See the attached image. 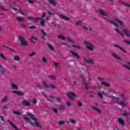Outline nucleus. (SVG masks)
Instances as JSON below:
<instances>
[{"mask_svg":"<svg viewBox=\"0 0 130 130\" xmlns=\"http://www.w3.org/2000/svg\"><path fill=\"white\" fill-rule=\"evenodd\" d=\"M107 22H109L111 24H112L113 25H114V26H115V27H118V24H119V25H120L121 27H122V26H123V22H122V21L118 20L115 18L107 19Z\"/></svg>","mask_w":130,"mask_h":130,"instance_id":"f257e3e1","label":"nucleus"},{"mask_svg":"<svg viewBox=\"0 0 130 130\" xmlns=\"http://www.w3.org/2000/svg\"><path fill=\"white\" fill-rule=\"evenodd\" d=\"M84 43L88 50H90V51L94 50L95 47H94V45H93L91 43L87 41H84Z\"/></svg>","mask_w":130,"mask_h":130,"instance_id":"f03ea898","label":"nucleus"},{"mask_svg":"<svg viewBox=\"0 0 130 130\" xmlns=\"http://www.w3.org/2000/svg\"><path fill=\"white\" fill-rule=\"evenodd\" d=\"M18 38L21 43V45L23 46H27L28 45V42L25 40L24 36H21L20 35L18 36Z\"/></svg>","mask_w":130,"mask_h":130,"instance_id":"7ed1b4c3","label":"nucleus"},{"mask_svg":"<svg viewBox=\"0 0 130 130\" xmlns=\"http://www.w3.org/2000/svg\"><path fill=\"white\" fill-rule=\"evenodd\" d=\"M112 99L114 101H116L117 104H118L119 105H120V106H124L126 105V104H125L123 101L119 102V98H116L115 96H112Z\"/></svg>","mask_w":130,"mask_h":130,"instance_id":"20e7f679","label":"nucleus"},{"mask_svg":"<svg viewBox=\"0 0 130 130\" xmlns=\"http://www.w3.org/2000/svg\"><path fill=\"white\" fill-rule=\"evenodd\" d=\"M98 79L99 80V81L101 82V84L103 86H106V87H110V84L104 82V78H102L101 77H98Z\"/></svg>","mask_w":130,"mask_h":130,"instance_id":"39448f33","label":"nucleus"},{"mask_svg":"<svg viewBox=\"0 0 130 130\" xmlns=\"http://www.w3.org/2000/svg\"><path fill=\"white\" fill-rule=\"evenodd\" d=\"M28 115H30L31 119H32V120H35L34 123L35 124H36V126H37V127H40V125H39V124H38L37 122L36 121V118L33 117L34 116V115L31 113H28Z\"/></svg>","mask_w":130,"mask_h":130,"instance_id":"423d86ee","label":"nucleus"},{"mask_svg":"<svg viewBox=\"0 0 130 130\" xmlns=\"http://www.w3.org/2000/svg\"><path fill=\"white\" fill-rule=\"evenodd\" d=\"M67 97L70 99H73V97H76V94L74 92L69 91L66 94Z\"/></svg>","mask_w":130,"mask_h":130,"instance_id":"0eeeda50","label":"nucleus"},{"mask_svg":"<svg viewBox=\"0 0 130 130\" xmlns=\"http://www.w3.org/2000/svg\"><path fill=\"white\" fill-rule=\"evenodd\" d=\"M42 84H43L44 87H45L46 88V89H48V88H49V87H50L51 89H55V86H54V85H53L52 84H50V86H48V85L46 84L45 82H43Z\"/></svg>","mask_w":130,"mask_h":130,"instance_id":"6e6552de","label":"nucleus"},{"mask_svg":"<svg viewBox=\"0 0 130 130\" xmlns=\"http://www.w3.org/2000/svg\"><path fill=\"white\" fill-rule=\"evenodd\" d=\"M81 78L82 79V84L84 85L85 89H89V86L87 85V83L86 82V80L84 79V77H83V75H81Z\"/></svg>","mask_w":130,"mask_h":130,"instance_id":"1a4fd4ad","label":"nucleus"},{"mask_svg":"<svg viewBox=\"0 0 130 130\" xmlns=\"http://www.w3.org/2000/svg\"><path fill=\"white\" fill-rule=\"evenodd\" d=\"M12 93H14V94H16L18 96H24V93L18 90H13Z\"/></svg>","mask_w":130,"mask_h":130,"instance_id":"9d476101","label":"nucleus"},{"mask_svg":"<svg viewBox=\"0 0 130 130\" xmlns=\"http://www.w3.org/2000/svg\"><path fill=\"white\" fill-rule=\"evenodd\" d=\"M8 122L11 125L12 127L14 128L15 130H19L18 129V127H17V125L14 124L13 122H12L10 120H7Z\"/></svg>","mask_w":130,"mask_h":130,"instance_id":"9b49d317","label":"nucleus"},{"mask_svg":"<svg viewBox=\"0 0 130 130\" xmlns=\"http://www.w3.org/2000/svg\"><path fill=\"white\" fill-rule=\"evenodd\" d=\"M22 104L23 105V106H30V102H28V101L26 100H24L23 101H22Z\"/></svg>","mask_w":130,"mask_h":130,"instance_id":"f8f14e48","label":"nucleus"},{"mask_svg":"<svg viewBox=\"0 0 130 130\" xmlns=\"http://www.w3.org/2000/svg\"><path fill=\"white\" fill-rule=\"evenodd\" d=\"M123 31L125 35H126V36H128V37H130V30H128L125 28H123Z\"/></svg>","mask_w":130,"mask_h":130,"instance_id":"ddd939ff","label":"nucleus"},{"mask_svg":"<svg viewBox=\"0 0 130 130\" xmlns=\"http://www.w3.org/2000/svg\"><path fill=\"white\" fill-rule=\"evenodd\" d=\"M114 46H115V47H116L117 48H118L119 49H120V50H121V51H122L123 52H126V51L124 49H123V48L120 46H119V45H117V44H114Z\"/></svg>","mask_w":130,"mask_h":130,"instance_id":"4468645a","label":"nucleus"},{"mask_svg":"<svg viewBox=\"0 0 130 130\" xmlns=\"http://www.w3.org/2000/svg\"><path fill=\"white\" fill-rule=\"evenodd\" d=\"M60 18L62 19V20H65L66 21H70V18L67 17L66 16L60 15H59Z\"/></svg>","mask_w":130,"mask_h":130,"instance_id":"2eb2a0df","label":"nucleus"},{"mask_svg":"<svg viewBox=\"0 0 130 130\" xmlns=\"http://www.w3.org/2000/svg\"><path fill=\"white\" fill-rule=\"evenodd\" d=\"M118 121L119 123H120V124H121V125H122L123 126H124V121H123L122 118H118Z\"/></svg>","mask_w":130,"mask_h":130,"instance_id":"dca6fc26","label":"nucleus"},{"mask_svg":"<svg viewBox=\"0 0 130 130\" xmlns=\"http://www.w3.org/2000/svg\"><path fill=\"white\" fill-rule=\"evenodd\" d=\"M111 55L116 59H118V60H121V58L118 57L117 55L115 54L114 53H111Z\"/></svg>","mask_w":130,"mask_h":130,"instance_id":"f3484780","label":"nucleus"},{"mask_svg":"<svg viewBox=\"0 0 130 130\" xmlns=\"http://www.w3.org/2000/svg\"><path fill=\"white\" fill-rule=\"evenodd\" d=\"M71 53L73 54V55H74V56H75V57H77V58L78 59L81 58V57H80V56H79V54L74 52V51H71Z\"/></svg>","mask_w":130,"mask_h":130,"instance_id":"a211bd4d","label":"nucleus"},{"mask_svg":"<svg viewBox=\"0 0 130 130\" xmlns=\"http://www.w3.org/2000/svg\"><path fill=\"white\" fill-rule=\"evenodd\" d=\"M85 61L87 62V63H91V64H93L94 62L92 59H89V60H87V59H84Z\"/></svg>","mask_w":130,"mask_h":130,"instance_id":"6ab92c4d","label":"nucleus"},{"mask_svg":"<svg viewBox=\"0 0 130 130\" xmlns=\"http://www.w3.org/2000/svg\"><path fill=\"white\" fill-rule=\"evenodd\" d=\"M8 96L6 95L4 98H3L2 100L1 101L3 103H6L8 101Z\"/></svg>","mask_w":130,"mask_h":130,"instance_id":"aec40b11","label":"nucleus"},{"mask_svg":"<svg viewBox=\"0 0 130 130\" xmlns=\"http://www.w3.org/2000/svg\"><path fill=\"white\" fill-rule=\"evenodd\" d=\"M11 87L12 89H13V90H18V89H19L18 86H17V85H16L15 83H13L11 85Z\"/></svg>","mask_w":130,"mask_h":130,"instance_id":"412c9836","label":"nucleus"},{"mask_svg":"<svg viewBox=\"0 0 130 130\" xmlns=\"http://www.w3.org/2000/svg\"><path fill=\"white\" fill-rule=\"evenodd\" d=\"M15 20H16L17 22H22V21H24L25 19L24 17H16Z\"/></svg>","mask_w":130,"mask_h":130,"instance_id":"4be33fe9","label":"nucleus"},{"mask_svg":"<svg viewBox=\"0 0 130 130\" xmlns=\"http://www.w3.org/2000/svg\"><path fill=\"white\" fill-rule=\"evenodd\" d=\"M47 46L49 47V48L52 51H54L55 50V49H54V47L52 46L50 44H47Z\"/></svg>","mask_w":130,"mask_h":130,"instance_id":"5701e85b","label":"nucleus"},{"mask_svg":"<svg viewBox=\"0 0 130 130\" xmlns=\"http://www.w3.org/2000/svg\"><path fill=\"white\" fill-rule=\"evenodd\" d=\"M40 20L41 21V22H40L41 25L42 27H44V26H45V20L42 19V18H41V19H40Z\"/></svg>","mask_w":130,"mask_h":130,"instance_id":"b1692460","label":"nucleus"},{"mask_svg":"<svg viewBox=\"0 0 130 130\" xmlns=\"http://www.w3.org/2000/svg\"><path fill=\"white\" fill-rule=\"evenodd\" d=\"M49 3L51 4V5H52V6H56V3L54 1V0H48Z\"/></svg>","mask_w":130,"mask_h":130,"instance_id":"393cba45","label":"nucleus"},{"mask_svg":"<svg viewBox=\"0 0 130 130\" xmlns=\"http://www.w3.org/2000/svg\"><path fill=\"white\" fill-rule=\"evenodd\" d=\"M49 79H50L52 81H56V77L54 76H49Z\"/></svg>","mask_w":130,"mask_h":130,"instance_id":"a878e982","label":"nucleus"},{"mask_svg":"<svg viewBox=\"0 0 130 130\" xmlns=\"http://www.w3.org/2000/svg\"><path fill=\"white\" fill-rule=\"evenodd\" d=\"M100 13L101 15H102V16H107V14L105 13V12L104 11V10H100Z\"/></svg>","mask_w":130,"mask_h":130,"instance_id":"bb28decb","label":"nucleus"},{"mask_svg":"<svg viewBox=\"0 0 130 130\" xmlns=\"http://www.w3.org/2000/svg\"><path fill=\"white\" fill-rule=\"evenodd\" d=\"M4 47H5L6 48H8V49H9V50H10L11 51H12V52H15V50H14V49L11 48L10 47L4 45Z\"/></svg>","mask_w":130,"mask_h":130,"instance_id":"cd10ccee","label":"nucleus"},{"mask_svg":"<svg viewBox=\"0 0 130 130\" xmlns=\"http://www.w3.org/2000/svg\"><path fill=\"white\" fill-rule=\"evenodd\" d=\"M122 114L125 117H127L128 116V114H127L125 110L123 111V112L122 113Z\"/></svg>","mask_w":130,"mask_h":130,"instance_id":"c85d7f7f","label":"nucleus"},{"mask_svg":"<svg viewBox=\"0 0 130 130\" xmlns=\"http://www.w3.org/2000/svg\"><path fill=\"white\" fill-rule=\"evenodd\" d=\"M14 59L16 61H19V60H20V57H19V56L15 55L14 56Z\"/></svg>","mask_w":130,"mask_h":130,"instance_id":"c756f323","label":"nucleus"},{"mask_svg":"<svg viewBox=\"0 0 130 130\" xmlns=\"http://www.w3.org/2000/svg\"><path fill=\"white\" fill-rule=\"evenodd\" d=\"M66 123V121L64 120H61L58 122V124L59 125H62V124H64Z\"/></svg>","mask_w":130,"mask_h":130,"instance_id":"7c9ffc66","label":"nucleus"},{"mask_svg":"<svg viewBox=\"0 0 130 130\" xmlns=\"http://www.w3.org/2000/svg\"><path fill=\"white\" fill-rule=\"evenodd\" d=\"M42 60L44 63H46L47 62V58L46 57H43Z\"/></svg>","mask_w":130,"mask_h":130,"instance_id":"2f4dec72","label":"nucleus"},{"mask_svg":"<svg viewBox=\"0 0 130 130\" xmlns=\"http://www.w3.org/2000/svg\"><path fill=\"white\" fill-rule=\"evenodd\" d=\"M77 105L78 107H82V106H83V103L77 102Z\"/></svg>","mask_w":130,"mask_h":130,"instance_id":"473e14b6","label":"nucleus"},{"mask_svg":"<svg viewBox=\"0 0 130 130\" xmlns=\"http://www.w3.org/2000/svg\"><path fill=\"white\" fill-rule=\"evenodd\" d=\"M83 25V21H79L76 22V26H82Z\"/></svg>","mask_w":130,"mask_h":130,"instance_id":"72a5a7b5","label":"nucleus"},{"mask_svg":"<svg viewBox=\"0 0 130 130\" xmlns=\"http://www.w3.org/2000/svg\"><path fill=\"white\" fill-rule=\"evenodd\" d=\"M41 20V18H39V17H37V18H34V21L35 23H38V20Z\"/></svg>","mask_w":130,"mask_h":130,"instance_id":"f704fd0d","label":"nucleus"},{"mask_svg":"<svg viewBox=\"0 0 130 130\" xmlns=\"http://www.w3.org/2000/svg\"><path fill=\"white\" fill-rule=\"evenodd\" d=\"M57 37L58 38H60V39H62L63 40H66V38H64V37H62V35H57Z\"/></svg>","mask_w":130,"mask_h":130,"instance_id":"c9c22d12","label":"nucleus"},{"mask_svg":"<svg viewBox=\"0 0 130 130\" xmlns=\"http://www.w3.org/2000/svg\"><path fill=\"white\" fill-rule=\"evenodd\" d=\"M13 113H14V114H16L17 115H21V113L18 112V111H13Z\"/></svg>","mask_w":130,"mask_h":130,"instance_id":"e433bc0d","label":"nucleus"},{"mask_svg":"<svg viewBox=\"0 0 130 130\" xmlns=\"http://www.w3.org/2000/svg\"><path fill=\"white\" fill-rule=\"evenodd\" d=\"M0 57H2L4 60H7V58L4 56L3 54L0 53Z\"/></svg>","mask_w":130,"mask_h":130,"instance_id":"4c0bfd02","label":"nucleus"},{"mask_svg":"<svg viewBox=\"0 0 130 130\" xmlns=\"http://www.w3.org/2000/svg\"><path fill=\"white\" fill-rule=\"evenodd\" d=\"M56 100L58 103H60V102H61V99H60V98L57 97Z\"/></svg>","mask_w":130,"mask_h":130,"instance_id":"58836bf2","label":"nucleus"},{"mask_svg":"<svg viewBox=\"0 0 130 130\" xmlns=\"http://www.w3.org/2000/svg\"><path fill=\"white\" fill-rule=\"evenodd\" d=\"M36 54V53L35 52H32L29 54V56H30V57H32V56H34Z\"/></svg>","mask_w":130,"mask_h":130,"instance_id":"ea45409f","label":"nucleus"},{"mask_svg":"<svg viewBox=\"0 0 130 130\" xmlns=\"http://www.w3.org/2000/svg\"><path fill=\"white\" fill-rule=\"evenodd\" d=\"M67 39L69 40V41L70 42H71V43H75V42L74 41H73V40H72V39L70 38V37H67Z\"/></svg>","mask_w":130,"mask_h":130,"instance_id":"a19ab883","label":"nucleus"},{"mask_svg":"<svg viewBox=\"0 0 130 130\" xmlns=\"http://www.w3.org/2000/svg\"><path fill=\"white\" fill-rule=\"evenodd\" d=\"M41 33H42V35H43V36H46V32H45V31L44 30L42 29Z\"/></svg>","mask_w":130,"mask_h":130,"instance_id":"79ce46f5","label":"nucleus"},{"mask_svg":"<svg viewBox=\"0 0 130 130\" xmlns=\"http://www.w3.org/2000/svg\"><path fill=\"white\" fill-rule=\"evenodd\" d=\"M69 121H70V122H71V123H72L73 124H74V123H75V122H76V121H75V120H74V119H72V118L69 119Z\"/></svg>","mask_w":130,"mask_h":130,"instance_id":"37998d69","label":"nucleus"},{"mask_svg":"<svg viewBox=\"0 0 130 130\" xmlns=\"http://www.w3.org/2000/svg\"><path fill=\"white\" fill-rule=\"evenodd\" d=\"M29 28L30 29V30H34L36 29V27L34 25H32L29 27Z\"/></svg>","mask_w":130,"mask_h":130,"instance_id":"c03bdc74","label":"nucleus"},{"mask_svg":"<svg viewBox=\"0 0 130 130\" xmlns=\"http://www.w3.org/2000/svg\"><path fill=\"white\" fill-rule=\"evenodd\" d=\"M93 94H94V91H90V93H89V96L91 98L94 97V95H93Z\"/></svg>","mask_w":130,"mask_h":130,"instance_id":"a18cd8bd","label":"nucleus"},{"mask_svg":"<svg viewBox=\"0 0 130 130\" xmlns=\"http://www.w3.org/2000/svg\"><path fill=\"white\" fill-rule=\"evenodd\" d=\"M52 110L54 113H57L58 112V110L56 108H52Z\"/></svg>","mask_w":130,"mask_h":130,"instance_id":"49530a36","label":"nucleus"},{"mask_svg":"<svg viewBox=\"0 0 130 130\" xmlns=\"http://www.w3.org/2000/svg\"><path fill=\"white\" fill-rule=\"evenodd\" d=\"M34 17H30V16H28L27 19V20H29V21H31V20H32L34 21Z\"/></svg>","mask_w":130,"mask_h":130,"instance_id":"de8ad7c7","label":"nucleus"},{"mask_svg":"<svg viewBox=\"0 0 130 130\" xmlns=\"http://www.w3.org/2000/svg\"><path fill=\"white\" fill-rule=\"evenodd\" d=\"M123 67H124V68H126V69H127V70H129V71H130V67L129 66H127L126 64H123Z\"/></svg>","mask_w":130,"mask_h":130,"instance_id":"09e8293b","label":"nucleus"},{"mask_svg":"<svg viewBox=\"0 0 130 130\" xmlns=\"http://www.w3.org/2000/svg\"><path fill=\"white\" fill-rule=\"evenodd\" d=\"M32 103L34 104H37V100L36 99L32 100Z\"/></svg>","mask_w":130,"mask_h":130,"instance_id":"8fccbe9b","label":"nucleus"},{"mask_svg":"<svg viewBox=\"0 0 130 130\" xmlns=\"http://www.w3.org/2000/svg\"><path fill=\"white\" fill-rule=\"evenodd\" d=\"M0 9H1V10H3V11H7V9H6L5 7L3 6H0Z\"/></svg>","mask_w":130,"mask_h":130,"instance_id":"3c124183","label":"nucleus"},{"mask_svg":"<svg viewBox=\"0 0 130 130\" xmlns=\"http://www.w3.org/2000/svg\"><path fill=\"white\" fill-rule=\"evenodd\" d=\"M72 47H75L76 48H78V49L81 48V47H80L79 46H77V45H72Z\"/></svg>","mask_w":130,"mask_h":130,"instance_id":"603ef678","label":"nucleus"},{"mask_svg":"<svg viewBox=\"0 0 130 130\" xmlns=\"http://www.w3.org/2000/svg\"><path fill=\"white\" fill-rule=\"evenodd\" d=\"M24 119H25V120H26V121H30V119H29V118L28 117H23Z\"/></svg>","mask_w":130,"mask_h":130,"instance_id":"864d4df0","label":"nucleus"},{"mask_svg":"<svg viewBox=\"0 0 130 130\" xmlns=\"http://www.w3.org/2000/svg\"><path fill=\"white\" fill-rule=\"evenodd\" d=\"M124 42L125 43H126V44H130V42L128 41H127V40H124Z\"/></svg>","mask_w":130,"mask_h":130,"instance_id":"5fc2aeb1","label":"nucleus"},{"mask_svg":"<svg viewBox=\"0 0 130 130\" xmlns=\"http://www.w3.org/2000/svg\"><path fill=\"white\" fill-rule=\"evenodd\" d=\"M27 2L29 4H33L34 3V1L32 0H27Z\"/></svg>","mask_w":130,"mask_h":130,"instance_id":"6e6d98bb","label":"nucleus"},{"mask_svg":"<svg viewBox=\"0 0 130 130\" xmlns=\"http://www.w3.org/2000/svg\"><path fill=\"white\" fill-rule=\"evenodd\" d=\"M98 95H99V97H100V98H102V97H103V95H102V93H100V92H98Z\"/></svg>","mask_w":130,"mask_h":130,"instance_id":"4d7b16f0","label":"nucleus"},{"mask_svg":"<svg viewBox=\"0 0 130 130\" xmlns=\"http://www.w3.org/2000/svg\"><path fill=\"white\" fill-rule=\"evenodd\" d=\"M115 30L116 31V32H117V33H118V34H120V31H119V30H118V29H117V28H115Z\"/></svg>","mask_w":130,"mask_h":130,"instance_id":"13d9d810","label":"nucleus"},{"mask_svg":"<svg viewBox=\"0 0 130 130\" xmlns=\"http://www.w3.org/2000/svg\"><path fill=\"white\" fill-rule=\"evenodd\" d=\"M67 106H71V105H72V104L69 102H67Z\"/></svg>","mask_w":130,"mask_h":130,"instance_id":"bf43d9fd","label":"nucleus"},{"mask_svg":"<svg viewBox=\"0 0 130 130\" xmlns=\"http://www.w3.org/2000/svg\"><path fill=\"white\" fill-rule=\"evenodd\" d=\"M0 118H1L2 121H5V119H4V116H0Z\"/></svg>","mask_w":130,"mask_h":130,"instance_id":"052dcab7","label":"nucleus"},{"mask_svg":"<svg viewBox=\"0 0 130 130\" xmlns=\"http://www.w3.org/2000/svg\"><path fill=\"white\" fill-rule=\"evenodd\" d=\"M19 12L20 13V14H21V15H23V16H25V14L24 13H23V12H22V11L19 10Z\"/></svg>","mask_w":130,"mask_h":130,"instance_id":"680f3d73","label":"nucleus"},{"mask_svg":"<svg viewBox=\"0 0 130 130\" xmlns=\"http://www.w3.org/2000/svg\"><path fill=\"white\" fill-rule=\"evenodd\" d=\"M59 64L58 63H56V62H54V66H55V67H57Z\"/></svg>","mask_w":130,"mask_h":130,"instance_id":"e2e57ef3","label":"nucleus"},{"mask_svg":"<svg viewBox=\"0 0 130 130\" xmlns=\"http://www.w3.org/2000/svg\"><path fill=\"white\" fill-rule=\"evenodd\" d=\"M46 16V14L45 13H43V15L42 16V18H44Z\"/></svg>","mask_w":130,"mask_h":130,"instance_id":"0e129e2a","label":"nucleus"},{"mask_svg":"<svg viewBox=\"0 0 130 130\" xmlns=\"http://www.w3.org/2000/svg\"><path fill=\"white\" fill-rule=\"evenodd\" d=\"M42 94H43V95L44 96V97H46V95L45 94V93H44V92L43 91H41Z\"/></svg>","mask_w":130,"mask_h":130,"instance_id":"69168bd1","label":"nucleus"},{"mask_svg":"<svg viewBox=\"0 0 130 130\" xmlns=\"http://www.w3.org/2000/svg\"><path fill=\"white\" fill-rule=\"evenodd\" d=\"M92 109H93V110H95V111H97L98 109H97V108H96L95 107H92Z\"/></svg>","mask_w":130,"mask_h":130,"instance_id":"338daca9","label":"nucleus"},{"mask_svg":"<svg viewBox=\"0 0 130 130\" xmlns=\"http://www.w3.org/2000/svg\"><path fill=\"white\" fill-rule=\"evenodd\" d=\"M83 127H78L77 128V130H82L83 129Z\"/></svg>","mask_w":130,"mask_h":130,"instance_id":"774afa93","label":"nucleus"}]
</instances>
